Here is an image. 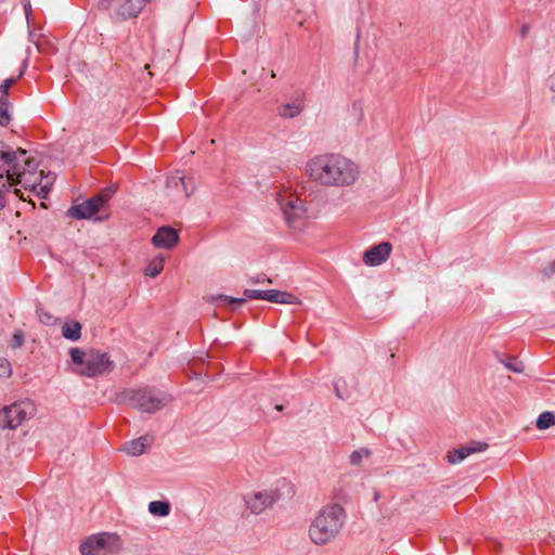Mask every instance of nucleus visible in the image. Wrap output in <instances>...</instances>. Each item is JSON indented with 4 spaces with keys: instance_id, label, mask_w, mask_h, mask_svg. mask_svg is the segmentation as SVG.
Masks as SVG:
<instances>
[{
    "instance_id": "26",
    "label": "nucleus",
    "mask_w": 555,
    "mask_h": 555,
    "mask_svg": "<svg viewBox=\"0 0 555 555\" xmlns=\"http://www.w3.org/2000/svg\"><path fill=\"white\" fill-rule=\"evenodd\" d=\"M504 366L514 372V373H522L524 372V364L520 361H517L516 359L509 358L507 361H502Z\"/></svg>"
},
{
    "instance_id": "29",
    "label": "nucleus",
    "mask_w": 555,
    "mask_h": 555,
    "mask_svg": "<svg viewBox=\"0 0 555 555\" xmlns=\"http://www.w3.org/2000/svg\"><path fill=\"white\" fill-rule=\"evenodd\" d=\"M50 185L51 182L42 183L41 181L39 185L31 191L35 192L39 198H46L50 192Z\"/></svg>"
},
{
    "instance_id": "32",
    "label": "nucleus",
    "mask_w": 555,
    "mask_h": 555,
    "mask_svg": "<svg viewBox=\"0 0 555 555\" xmlns=\"http://www.w3.org/2000/svg\"><path fill=\"white\" fill-rule=\"evenodd\" d=\"M550 89L555 92V73L551 75L550 79Z\"/></svg>"
},
{
    "instance_id": "9",
    "label": "nucleus",
    "mask_w": 555,
    "mask_h": 555,
    "mask_svg": "<svg viewBox=\"0 0 555 555\" xmlns=\"http://www.w3.org/2000/svg\"><path fill=\"white\" fill-rule=\"evenodd\" d=\"M113 193V189H104L95 196L73 205L67 210V216L76 220L90 219L111 199Z\"/></svg>"
},
{
    "instance_id": "2",
    "label": "nucleus",
    "mask_w": 555,
    "mask_h": 555,
    "mask_svg": "<svg viewBox=\"0 0 555 555\" xmlns=\"http://www.w3.org/2000/svg\"><path fill=\"white\" fill-rule=\"evenodd\" d=\"M0 160L4 169L0 172V180L5 173L3 188L21 185L25 190H35L43 179V171L39 170V163L30 153L24 149L13 150L12 147L0 146Z\"/></svg>"
},
{
    "instance_id": "15",
    "label": "nucleus",
    "mask_w": 555,
    "mask_h": 555,
    "mask_svg": "<svg viewBox=\"0 0 555 555\" xmlns=\"http://www.w3.org/2000/svg\"><path fill=\"white\" fill-rule=\"evenodd\" d=\"M179 241L178 232L171 227H162L152 237V244L157 248L170 249Z\"/></svg>"
},
{
    "instance_id": "37",
    "label": "nucleus",
    "mask_w": 555,
    "mask_h": 555,
    "mask_svg": "<svg viewBox=\"0 0 555 555\" xmlns=\"http://www.w3.org/2000/svg\"><path fill=\"white\" fill-rule=\"evenodd\" d=\"M552 269L555 271V262L552 263Z\"/></svg>"
},
{
    "instance_id": "28",
    "label": "nucleus",
    "mask_w": 555,
    "mask_h": 555,
    "mask_svg": "<svg viewBox=\"0 0 555 555\" xmlns=\"http://www.w3.org/2000/svg\"><path fill=\"white\" fill-rule=\"evenodd\" d=\"M12 374L11 363L8 359L0 357V377L8 378Z\"/></svg>"
},
{
    "instance_id": "14",
    "label": "nucleus",
    "mask_w": 555,
    "mask_h": 555,
    "mask_svg": "<svg viewBox=\"0 0 555 555\" xmlns=\"http://www.w3.org/2000/svg\"><path fill=\"white\" fill-rule=\"evenodd\" d=\"M169 195L176 198H188L194 190L191 180H185L181 172H176L167 179Z\"/></svg>"
},
{
    "instance_id": "3",
    "label": "nucleus",
    "mask_w": 555,
    "mask_h": 555,
    "mask_svg": "<svg viewBox=\"0 0 555 555\" xmlns=\"http://www.w3.org/2000/svg\"><path fill=\"white\" fill-rule=\"evenodd\" d=\"M344 522L345 511L340 505H325L318 512L309 526L310 541L319 546L333 542L339 535Z\"/></svg>"
},
{
    "instance_id": "23",
    "label": "nucleus",
    "mask_w": 555,
    "mask_h": 555,
    "mask_svg": "<svg viewBox=\"0 0 555 555\" xmlns=\"http://www.w3.org/2000/svg\"><path fill=\"white\" fill-rule=\"evenodd\" d=\"M555 425V414L552 412H543L539 415L535 426L540 430H545Z\"/></svg>"
},
{
    "instance_id": "19",
    "label": "nucleus",
    "mask_w": 555,
    "mask_h": 555,
    "mask_svg": "<svg viewBox=\"0 0 555 555\" xmlns=\"http://www.w3.org/2000/svg\"><path fill=\"white\" fill-rule=\"evenodd\" d=\"M146 440V437H140L138 439L128 441L124 444L122 451L131 456L141 455L145 451Z\"/></svg>"
},
{
    "instance_id": "12",
    "label": "nucleus",
    "mask_w": 555,
    "mask_h": 555,
    "mask_svg": "<svg viewBox=\"0 0 555 555\" xmlns=\"http://www.w3.org/2000/svg\"><path fill=\"white\" fill-rule=\"evenodd\" d=\"M266 291H257V289H245L244 296L245 297H232V296H225V295H218V296H209L206 298L207 301L215 305L216 308L224 309L232 305H236L237 307H241L243 304L246 302L247 299H254V300H264Z\"/></svg>"
},
{
    "instance_id": "27",
    "label": "nucleus",
    "mask_w": 555,
    "mask_h": 555,
    "mask_svg": "<svg viewBox=\"0 0 555 555\" xmlns=\"http://www.w3.org/2000/svg\"><path fill=\"white\" fill-rule=\"evenodd\" d=\"M25 336L21 330H16L13 334V337L10 341V347L12 349L21 348L24 345Z\"/></svg>"
},
{
    "instance_id": "6",
    "label": "nucleus",
    "mask_w": 555,
    "mask_h": 555,
    "mask_svg": "<svg viewBox=\"0 0 555 555\" xmlns=\"http://www.w3.org/2000/svg\"><path fill=\"white\" fill-rule=\"evenodd\" d=\"M276 201L283 211L287 225L294 231H302L306 225L304 202L284 184L279 186Z\"/></svg>"
},
{
    "instance_id": "1",
    "label": "nucleus",
    "mask_w": 555,
    "mask_h": 555,
    "mask_svg": "<svg viewBox=\"0 0 555 555\" xmlns=\"http://www.w3.org/2000/svg\"><path fill=\"white\" fill-rule=\"evenodd\" d=\"M305 173L324 188L347 189L358 183L361 169L353 159L334 152L317 154L308 159Z\"/></svg>"
},
{
    "instance_id": "22",
    "label": "nucleus",
    "mask_w": 555,
    "mask_h": 555,
    "mask_svg": "<svg viewBox=\"0 0 555 555\" xmlns=\"http://www.w3.org/2000/svg\"><path fill=\"white\" fill-rule=\"evenodd\" d=\"M149 512L154 516L165 517L170 513V505L164 501H152L149 504Z\"/></svg>"
},
{
    "instance_id": "33",
    "label": "nucleus",
    "mask_w": 555,
    "mask_h": 555,
    "mask_svg": "<svg viewBox=\"0 0 555 555\" xmlns=\"http://www.w3.org/2000/svg\"><path fill=\"white\" fill-rule=\"evenodd\" d=\"M24 9H25L26 14H28V10H30V4L28 2L25 3Z\"/></svg>"
},
{
    "instance_id": "24",
    "label": "nucleus",
    "mask_w": 555,
    "mask_h": 555,
    "mask_svg": "<svg viewBox=\"0 0 555 555\" xmlns=\"http://www.w3.org/2000/svg\"><path fill=\"white\" fill-rule=\"evenodd\" d=\"M371 455V451L366 448L354 450L349 455V462L353 466L361 465L362 461Z\"/></svg>"
},
{
    "instance_id": "11",
    "label": "nucleus",
    "mask_w": 555,
    "mask_h": 555,
    "mask_svg": "<svg viewBox=\"0 0 555 555\" xmlns=\"http://www.w3.org/2000/svg\"><path fill=\"white\" fill-rule=\"evenodd\" d=\"M147 0H99V8L102 10L113 9L115 15L120 20L137 17Z\"/></svg>"
},
{
    "instance_id": "36",
    "label": "nucleus",
    "mask_w": 555,
    "mask_h": 555,
    "mask_svg": "<svg viewBox=\"0 0 555 555\" xmlns=\"http://www.w3.org/2000/svg\"><path fill=\"white\" fill-rule=\"evenodd\" d=\"M14 193H15L16 195H18V194H20V190L15 189V190H14Z\"/></svg>"
},
{
    "instance_id": "17",
    "label": "nucleus",
    "mask_w": 555,
    "mask_h": 555,
    "mask_svg": "<svg viewBox=\"0 0 555 555\" xmlns=\"http://www.w3.org/2000/svg\"><path fill=\"white\" fill-rule=\"evenodd\" d=\"M264 300L276 304H299V299L295 295L276 289L266 291Z\"/></svg>"
},
{
    "instance_id": "20",
    "label": "nucleus",
    "mask_w": 555,
    "mask_h": 555,
    "mask_svg": "<svg viewBox=\"0 0 555 555\" xmlns=\"http://www.w3.org/2000/svg\"><path fill=\"white\" fill-rule=\"evenodd\" d=\"M62 335L69 340H78L81 336V325L78 321H66L62 324Z\"/></svg>"
},
{
    "instance_id": "5",
    "label": "nucleus",
    "mask_w": 555,
    "mask_h": 555,
    "mask_svg": "<svg viewBox=\"0 0 555 555\" xmlns=\"http://www.w3.org/2000/svg\"><path fill=\"white\" fill-rule=\"evenodd\" d=\"M293 489L291 483L285 479L276 480L264 487H259L244 495L246 508L254 515H259L275 503L281 501L285 495H291Z\"/></svg>"
},
{
    "instance_id": "18",
    "label": "nucleus",
    "mask_w": 555,
    "mask_h": 555,
    "mask_svg": "<svg viewBox=\"0 0 555 555\" xmlns=\"http://www.w3.org/2000/svg\"><path fill=\"white\" fill-rule=\"evenodd\" d=\"M278 115L283 118H294L304 111V103L301 100L292 103H284L278 107Z\"/></svg>"
},
{
    "instance_id": "25",
    "label": "nucleus",
    "mask_w": 555,
    "mask_h": 555,
    "mask_svg": "<svg viewBox=\"0 0 555 555\" xmlns=\"http://www.w3.org/2000/svg\"><path fill=\"white\" fill-rule=\"evenodd\" d=\"M9 106V100L4 96H0V126H7L11 120Z\"/></svg>"
},
{
    "instance_id": "13",
    "label": "nucleus",
    "mask_w": 555,
    "mask_h": 555,
    "mask_svg": "<svg viewBox=\"0 0 555 555\" xmlns=\"http://www.w3.org/2000/svg\"><path fill=\"white\" fill-rule=\"evenodd\" d=\"M392 245L389 242H382L369 248L362 257L363 262L369 267L380 266L390 257Z\"/></svg>"
},
{
    "instance_id": "21",
    "label": "nucleus",
    "mask_w": 555,
    "mask_h": 555,
    "mask_svg": "<svg viewBox=\"0 0 555 555\" xmlns=\"http://www.w3.org/2000/svg\"><path fill=\"white\" fill-rule=\"evenodd\" d=\"M165 256L159 254L149 261L144 269V274L150 278H156L164 269Z\"/></svg>"
},
{
    "instance_id": "8",
    "label": "nucleus",
    "mask_w": 555,
    "mask_h": 555,
    "mask_svg": "<svg viewBox=\"0 0 555 555\" xmlns=\"http://www.w3.org/2000/svg\"><path fill=\"white\" fill-rule=\"evenodd\" d=\"M35 412L33 402L25 400L14 402L0 411V427L15 429L29 420Z\"/></svg>"
},
{
    "instance_id": "4",
    "label": "nucleus",
    "mask_w": 555,
    "mask_h": 555,
    "mask_svg": "<svg viewBox=\"0 0 555 555\" xmlns=\"http://www.w3.org/2000/svg\"><path fill=\"white\" fill-rule=\"evenodd\" d=\"M70 359L76 365L74 372L86 377H95L109 374L114 370V362L106 352L98 349L83 350L70 348Z\"/></svg>"
},
{
    "instance_id": "7",
    "label": "nucleus",
    "mask_w": 555,
    "mask_h": 555,
    "mask_svg": "<svg viewBox=\"0 0 555 555\" xmlns=\"http://www.w3.org/2000/svg\"><path fill=\"white\" fill-rule=\"evenodd\" d=\"M121 399L144 413H154L165 406L169 401V397L165 393L133 389L126 390Z\"/></svg>"
},
{
    "instance_id": "16",
    "label": "nucleus",
    "mask_w": 555,
    "mask_h": 555,
    "mask_svg": "<svg viewBox=\"0 0 555 555\" xmlns=\"http://www.w3.org/2000/svg\"><path fill=\"white\" fill-rule=\"evenodd\" d=\"M488 449V443L473 441L466 446H462L448 454V460L451 464H457L464 461L467 456L476 452H482Z\"/></svg>"
},
{
    "instance_id": "35",
    "label": "nucleus",
    "mask_w": 555,
    "mask_h": 555,
    "mask_svg": "<svg viewBox=\"0 0 555 555\" xmlns=\"http://www.w3.org/2000/svg\"><path fill=\"white\" fill-rule=\"evenodd\" d=\"M526 31H527V26H522V29H521L522 35H525Z\"/></svg>"
},
{
    "instance_id": "10",
    "label": "nucleus",
    "mask_w": 555,
    "mask_h": 555,
    "mask_svg": "<svg viewBox=\"0 0 555 555\" xmlns=\"http://www.w3.org/2000/svg\"><path fill=\"white\" fill-rule=\"evenodd\" d=\"M119 546L120 539L117 534L102 532L88 537L80 544V553L81 555H105Z\"/></svg>"
},
{
    "instance_id": "34",
    "label": "nucleus",
    "mask_w": 555,
    "mask_h": 555,
    "mask_svg": "<svg viewBox=\"0 0 555 555\" xmlns=\"http://www.w3.org/2000/svg\"><path fill=\"white\" fill-rule=\"evenodd\" d=\"M262 281H263V279H261V278H257V279L254 280L255 283H260Z\"/></svg>"
},
{
    "instance_id": "31",
    "label": "nucleus",
    "mask_w": 555,
    "mask_h": 555,
    "mask_svg": "<svg viewBox=\"0 0 555 555\" xmlns=\"http://www.w3.org/2000/svg\"><path fill=\"white\" fill-rule=\"evenodd\" d=\"M10 190V188H3V185L1 184L0 186V209L4 208L5 206V199H4V191H8Z\"/></svg>"
},
{
    "instance_id": "30",
    "label": "nucleus",
    "mask_w": 555,
    "mask_h": 555,
    "mask_svg": "<svg viewBox=\"0 0 555 555\" xmlns=\"http://www.w3.org/2000/svg\"><path fill=\"white\" fill-rule=\"evenodd\" d=\"M16 78H8L0 85L1 96L8 99L9 89L14 85Z\"/></svg>"
}]
</instances>
